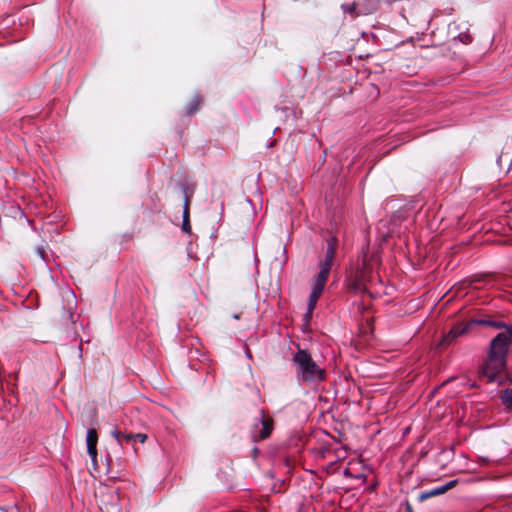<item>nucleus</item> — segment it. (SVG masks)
I'll return each mask as SVG.
<instances>
[{"label":"nucleus","mask_w":512,"mask_h":512,"mask_svg":"<svg viewBox=\"0 0 512 512\" xmlns=\"http://www.w3.org/2000/svg\"><path fill=\"white\" fill-rule=\"evenodd\" d=\"M470 325L471 327L474 325H485L506 330L505 332L498 333L491 340L487 360L481 368V373L488 379V382H494L506 367V358L512 339V326L501 321L489 319H472L470 320Z\"/></svg>","instance_id":"f257e3e1"},{"label":"nucleus","mask_w":512,"mask_h":512,"mask_svg":"<svg viewBox=\"0 0 512 512\" xmlns=\"http://www.w3.org/2000/svg\"><path fill=\"white\" fill-rule=\"evenodd\" d=\"M296 377L302 383H320L325 379V369L321 368L306 349L298 350L292 356Z\"/></svg>","instance_id":"f03ea898"},{"label":"nucleus","mask_w":512,"mask_h":512,"mask_svg":"<svg viewBox=\"0 0 512 512\" xmlns=\"http://www.w3.org/2000/svg\"><path fill=\"white\" fill-rule=\"evenodd\" d=\"M368 267L365 261L357 262L348 271L346 276V287L354 294L364 293L367 285Z\"/></svg>","instance_id":"7ed1b4c3"},{"label":"nucleus","mask_w":512,"mask_h":512,"mask_svg":"<svg viewBox=\"0 0 512 512\" xmlns=\"http://www.w3.org/2000/svg\"><path fill=\"white\" fill-rule=\"evenodd\" d=\"M272 431V422L264 417V410H260V416L251 430L253 441L264 440L268 438Z\"/></svg>","instance_id":"20e7f679"},{"label":"nucleus","mask_w":512,"mask_h":512,"mask_svg":"<svg viewBox=\"0 0 512 512\" xmlns=\"http://www.w3.org/2000/svg\"><path fill=\"white\" fill-rule=\"evenodd\" d=\"M112 436L117 440L119 445H131L135 452H137V448L135 447V443L137 441L144 443L147 439V435L143 433H132V432H122L119 429H114L111 432Z\"/></svg>","instance_id":"39448f33"},{"label":"nucleus","mask_w":512,"mask_h":512,"mask_svg":"<svg viewBox=\"0 0 512 512\" xmlns=\"http://www.w3.org/2000/svg\"><path fill=\"white\" fill-rule=\"evenodd\" d=\"M471 328L470 321L464 325L458 324L451 328V330L445 334L441 340V346L450 345L456 338L464 335Z\"/></svg>","instance_id":"423d86ee"},{"label":"nucleus","mask_w":512,"mask_h":512,"mask_svg":"<svg viewBox=\"0 0 512 512\" xmlns=\"http://www.w3.org/2000/svg\"><path fill=\"white\" fill-rule=\"evenodd\" d=\"M336 248H337V239H336V237H331L327 241L325 257L323 260L319 261L318 267H323V268L331 270V266H332L333 260L335 258V255H336Z\"/></svg>","instance_id":"0eeeda50"},{"label":"nucleus","mask_w":512,"mask_h":512,"mask_svg":"<svg viewBox=\"0 0 512 512\" xmlns=\"http://www.w3.org/2000/svg\"><path fill=\"white\" fill-rule=\"evenodd\" d=\"M87 442V453L91 458V461L94 466L97 465V443H98V434L96 429L90 428L87 431L86 436Z\"/></svg>","instance_id":"6e6552de"},{"label":"nucleus","mask_w":512,"mask_h":512,"mask_svg":"<svg viewBox=\"0 0 512 512\" xmlns=\"http://www.w3.org/2000/svg\"><path fill=\"white\" fill-rule=\"evenodd\" d=\"M457 482H458L457 479H453L441 486L432 488L427 491H423L419 494L418 500L420 502H423V501L427 500L428 498H431V497H434L437 495H441V494L447 492L449 489L453 488L457 484Z\"/></svg>","instance_id":"1a4fd4ad"},{"label":"nucleus","mask_w":512,"mask_h":512,"mask_svg":"<svg viewBox=\"0 0 512 512\" xmlns=\"http://www.w3.org/2000/svg\"><path fill=\"white\" fill-rule=\"evenodd\" d=\"M318 268L319 272L311 280V289L323 292L330 274V270L323 267Z\"/></svg>","instance_id":"9d476101"},{"label":"nucleus","mask_w":512,"mask_h":512,"mask_svg":"<svg viewBox=\"0 0 512 512\" xmlns=\"http://www.w3.org/2000/svg\"><path fill=\"white\" fill-rule=\"evenodd\" d=\"M182 230L184 232L189 233L191 230V226L189 223V210H188V198L184 193V205H183V216H182Z\"/></svg>","instance_id":"9b49d317"},{"label":"nucleus","mask_w":512,"mask_h":512,"mask_svg":"<svg viewBox=\"0 0 512 512\" xmlns=\"http://www.w3.org/2000/svg\"><path fill=\"white\" fill-rule=\"evenodd\" d=\"M502 404L506 407V409L512 412V389L506 388L501 391L500 396Z\"/></svg>","instance_id":"f8f14e48"},{"label":"nucleus","mask_w":512,"mask_h":512,"mask_svg":"<svg viewBox=\"0 0 512 512\" xmlns=\"http://www.w3.org/2000/svg\"><path fill=\"white\" fill-rule=\"evenodd\" d=\"M341 9L344 14H349L351 17L355 18L361 15L363 12L356 6L355 3H344L341 5Z\"/></svg>","instance_id":"ddd939ff"},{"label":"nucleus","mask_w":512,"mask_h":512,"mask_svg":"<svg viewBox=\"0 0 512 512\" xmlns=\"http://www.w3.org/2000/svg\"><path fill=\"white\" fill-rule=\"evenodd\" d=\"M201 98L196 95L193 99L186 105V114L188 116L194 115L200 108Z\"/></svg>","instance_id":"4468645a"},{"label":"nucleus","mask_w":512,"mask_h":512,"mask_svg":"<svg viewBox=\"0 0 512 512\" xmlns=\"http://www.w3.org/2000/svg\"><path fill=\"white\" fill-rule=\"evenodd\" d=\"M321 294H322V292L311 289L309 297H308V301H307V307H308L309 313L314 311Z\"/></svg>","instance_id":"2eb2a0df"},{"label":"nucleus","mask_w":512,"mask_h":512,"mask_svg":"<svg viewBox=\"0 0 512 512\" xmlns=\"http://www.w3.org/2000/svg\"><path fill=\"white\" fill-rule=\"evenodd\" d=\"M453 40H455V41L458 40L459 42L467 45V44L472 43L473 38L468 32H461L457 36H455L453 38Z\"/></svg>","instance_id":"dca6fc26"},{"label":"nucleus","mask_w":512,"mask_h":512,"mask_svg":"<svg viewBox=\"0 0 512 512\" xmlns=\"http://www.w3.org/2000/svg\"><path fill=\"white\" fill-rule=\"evenodd\" d=\"M36 252L40 258L45 259L46 254L43 247H37Z\"/></svg>","instance_id":"f3484780"},{"label":"nucleus","mask_w":512,"mask_h":512,"mask_svg":"<svg viewBox=\"0 0 512 512\" xmlns=\"http://www.w3.org/2000/svg\"><path fill=\"white\" fill-rule=\"evenodd\" d=\"M312 314H313V312H310V313H309V312H308V308H307V309H306V312H305V315H304V318H305L306 320H310V319L312 318Z\"/></svg>","instance_id":"a211bd4d"},{"label":"nucleus","mask_w":512,"mask_h":512,"mask_svg":"<svg viewBox=\"0 0 512 512\" xmlns=\"http://www.w3.org/2000/svg\"><path fill=\"white\" fill-rule=\"evenodd\" d=\"M406 512H413L411 504L407 501L405 503Z\"/></svg>","instance_id":"6ab92c4d"},{"label":"nucleus","mask_w":512,"mask_h":512,"mask_svg":"<svg viewBox=\"0 0 512 512\" xmlns=\"http://www.w3.org/2000/svg\"><path fill=\"white\" fill-rule=\"evenodd\" d=\"M246 356H247V357H249V358H251V354H250V352H249V351H247V352H246Z\"/></svg>","instance_id":"aec40b11"}]
</instances>
